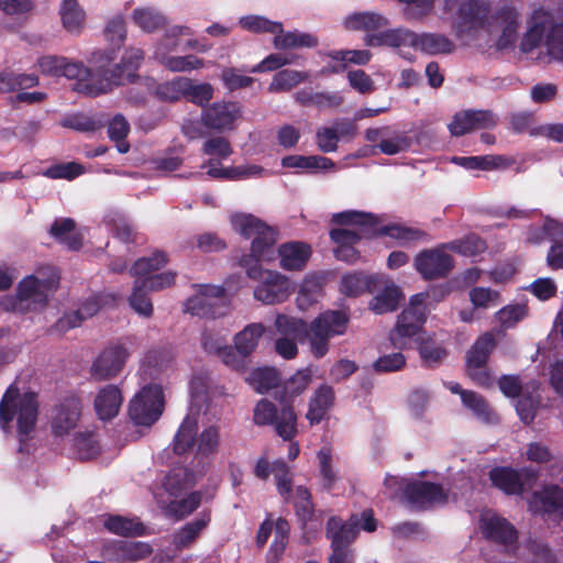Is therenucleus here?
<instances>
[{"instance_id":"obj_1","label":"nucleus","mask_w":563,"mask_h":563,"mask_svg":"<svg viewBox=\"0 0 563 563\" xmlns=\"http://www.w3.org/2000/svg\"><path fill=\"white\" fill-rule=\"evenodd\" d=\"M427 297L421 292L410 298L409 306L399 316L389 339L394 347L399 350L418 347L423 362L433 365L441 362L446 353L421 331L427 313Z\"/></svg>"},{"instance_id":"obj_2","label":"nucleus","mask_w":563,"mask_h":563,"mask_svg":"<svg viewBox=\"0 0 563 563\" xmlns=\"http://www.w3.org/2000/svg\"><path fill=\"white\" fill-rule=\"evenodd\" d=\"M37 417L36 394L21 393L14 384L10 385L0 401V427L4 432L15 430L21 452L26 450V442L33 438Z\"/></svg>"},{"instance_id":"obj_3","label":"nucleus","mask_w":563,"mask_h":563,"mask_svg":"<svg viewBox=\"0 0 563 563\" xmlns=\"http://www.w3.org/2000/svg\"><path fill=\"white\" fill-rule=\"evenodd\" d=\"M58 284L59 275L56 269L44 267L19 283L16 297L7 300L5 308L19 312L40 311L47 305Z\"/></svg>"},{"instance_id":"obj_4","label":"nucleus","mask_w":563,"mask_h":563,"mask_svg":"<svg viewBox=\"0 0 563 563\" xmlns=\"http://www.w3.org/2000/svg\"><path fill=\"white\" fill-rule=\"evenodd\" d=\"M332 220L339 224L356 227L354 229H333L330 232L331 239L339 244L335 250L336 258L354 263L357 254L353 249V244H355L363 235L371 233V229L376 224L374 216L355 210H347L333 214Z\"/></svg>"},{"instance_id":"obj_5","label":"nucleus","mask_w":563,"mask_h":563,"mask_svg":"<svg viewBox=\"0 0 563 563\" xmlns=\"http://www.w3.org/2000/svg\"><path fill=\"white\" fill-rule=\"evenodd\" d=\"M260 261L252 258L241 261L246 275L258 282L254 288V298L264 305H278L286 301L295 290L294 283L277 271L263 269Z\"/></svg>"},{"instance_id":"obj_6","label":"nucleus","mask_w":563,"mask_h":563,"mask_svg":"<svg viewBox=\"0 0 563 563\" xmlns=\"http://www.w3.org/2000/svg\"><path fill=\"white\" fill-rule=\"evenodd\" d=\"M232 229L244 236L252 239L251 255L246 258L272 262L275 258V244L278 231L249 213H234L230 217Z\"/></svg>"},{"instance_id":"obj_7","label":"nucleus","mask_w":563,"mask_h":563,"mask_svg":"<svg viewBox=\"0 0 563 563\" xmlns=\"http://www.w3.org/2000/svg\"><path fill=\"white\" fill-rule=\"evenodd\" d=\"M220 428L210 424L198 433V420L187 416L174 438V451L184 454L194 451L197 459H208L214 455L220 446Z\"/></svg>"},{"instance_id":"obj_8","label":"nucleus","mask_w":563,"mask_h":563,"mask_svg":"<svg viewBox=\"0 0 563 563\" xmlns=\"http://www.w3.org/2000/svg\"><path fill=\"white\" fill-rule=\"evenodd\" d=\"M350 317L341 310H327L306 327L309 351L314 358H322L330 350V340L346 332Z\"/></svg>"},{"instance_id":"obj_9","label":"nucleus","mask_w":563,"mask_h":563,"mask_svg":"<svg viewBox=\"0 0 563 563\" xmlns=\"http://www.w3.org/2000/svg\"><path fill=\"white\" fill-rule=\"evenodd\" d=\"M164 409V395L161 386H144L129 404V416L137 426L150 427L158 420Z\"/></svg>"},{"instance_id":"obj_10","label":"nucleus","mask_w":563,"mask_h":563,"mask_svg":"<svg viewBox=\"0 0 563 563\" xmlns=\"http://www.w3.org/2000/svg\"><path fill=\"white\" fill-rule=\"evenodd\" d=\"M544 44L548 56L555 62H563V24L550 22L533 24L521 41V49L531 52Z\"/></svg>"},{"instance_id":"obj_11","label":"nucleus","mask_w":563,"mask_h":563,"mask_svg":"<svg viewBox=\"0 0 563 563\" xmlns=\"http://www.w3.org/2000/svg\"><path fill=\"white\" fill-rule=\"evenodd\" d=\"M228 300L220 286L200 285L196 295L186 302V311L203 318H218L224 314Z\"/></svg>"},{"instance_id":"obj_12","label":"nucleus","mask_w":563,"mask_h":563,"mask_svg":"<svg viewBox=\"0 0 563 563\" xmlns=\"http://www.w3.org/2000/svg\"><path fill=\"white\" fill-rule=\"evenodd\" d=\"M495 347L492 333L481 335L473 344L466 356V366L470 377L481 386L492 385V377L486 368V362Z\"/></svg>"},{"instance_id":"obj_13","label":"nucleus","mask_w":563,"mask_h":563,"mask_svg":"<svg viewBox=\"0 0 563 563\" xmlns=\"http://www.w3.org/2000/svg\"><path fill=\"white\" fill-rule=\"evenodd\" d=\"M241 117L242 107L235 101H217L201 111L202 124L219 132L233 130Z\"/></svg>"},{"instance_id":"obj_14","label":"nucleus","mask_w":563,"mask_h":563,"mask_svg":"<svg viewBox=\"0 0 563 563\" xmlns=\"http://www.w3.org/2000/svg\"><path fill=\"white\" fill-rule=\"evenodd\" d=\"M448 244L420 252L415 257V267L424 279L445 277L453 268V260L445 252Z\"/></svg>"},{"instance_id":"obj_15","label":"nucleus","mask_w":563,"mask_h":563,"mask_svg":"<svg viewBox=\"0 0 563 563\" xmlns=\"http://www.w3.org/2000/svg\"><path fill=\"white\" fill-rule=\"evenodd\" d=\"M128 357L122 345L108 346L92 362L90 374L97 380L111 379L122 371Z\"/></svg>"},{"instance_id":"obj_16","label":"nucleus","mask_w":563,"mask_h":563,"mask_svg":"<svg viewBox=\"0 0 563 563\" xmlns=\"http://www.w3.org/2000/svg\"><path fill=\"white\" fill-rule=\"evenodd\" d=\"M488 0H466L460 5L454 27L459 35L483 27L488 23Z\"/></svg>"},{"instance_id":"obj_17","label":"nucleus","mask_w":563,"mask_h":563,"mask_svg":"<svg viewBox=\"0 0 563 563\" xmlns=\"http://www.w3.org/2000/svg\"><path fill=\"white\" fill-rule=\"evenodd\" d=\"M154 497L164 515L178 521L187 518L199 508L203 495L202 492L195 490L173 499L166 498L162 493H154Z\"/></svg>"},{"instance_id":"obj_18","label":"nucleus","mask_w":563,"mask_h":563,"mask_svg":"<svg viewBox=\"0 0 563 563\" xmlns=\"http://www.w3.org/2000/svg\"><path fill=\"white\" fill-rule=\"evenodd\" d=\"M199 481V475L185 466L169 471L154 493H162L166 498H179Z\"/></svg>"},{"instance_id":"obj_19","label":"nucleus","mask_w":563,"mask_h":563,"mask_svg":"<svg viewBox=\"0 0 563 563\" xmlns=\"http://www.w3.org/2000/svg\"><path fill=\"white\" fill-rule=\"evenodd\" d=\"M405 498L413 506L424 508L443 505L448 500V494L438 484L412 482L406 486Z\"/></svg>"},{"instance_id":"obj_20","label":"nucleus","mask_w":563,"mask_h":563,"mask_svg":"<svg viewBox=\"0 0 563 563\" xmlns=\"http://www.w3.org/2000/svg\"><path fill=\"white\" fill-rule=\"evenodd\" d=\"M481 530L487 539L504 545H511L517 540L516 529L505 518L490 510L481 515Z\"/></svg>"},{"instance_id":"obj_21","label":"nucleus","mask_w":563,"mask_h":563,"mask_svg":"<svg viewBox=\"0 0 563 563\" xmlns=\"http://www.w3.org/2000/svg\"><path fill=\"white\" fill-rule=\"evenodd\" d=\"M529 509L534 514L550 515L563 512V487L556 484L544 485L534 492L528 500Z\"/></svg>"},{"instance_id":"obj_22","label":"nucleus","mask_w":563,"mask_h":563,"mask_svg":"<svg viewBox=\"0 0 563 563\" xmlns=\"http://www.w3.org/2000/svg\"><path fill=\"white\" fill-rule=\"evenodd\" d=\"M273 528H274V542L271 547V555L273 556L274 559V563H276L279 558L282 556V554L284 553L286 547H287V543H288V537H289V523L287 522V520L283 519V518H278L276 523H275V527H274V523L271 519H266L261 526H260V529L257 531V536H256V543L258 547H263L272 531H273Z\"/></svg>"},{"instance_id":"obj_23","label":"nucleus","mask_w":563,"mask_h":563,"mask_svg":"<svg viewBox=\"0 0 563 563\" xmlns=\"http://www.w3.org/2000/svg\"><path fill=\"white\" fill-rule=\"evenodd\" d=\"M122 402L123 395L120 387L114 384H108L97 390L93 408L100 420L108 421L118 416Z\"/></svg>"},{"instance_id":"obj_24","label":"nucleus","mask_w":563,"mask_h":563,"mask_svg":"<svg viewBox=\"0 0 563 563\" xmlns=\"http://www.w3.org/2000/svg\"><path fill=\"white\" fill-rule=\"evenodd\" d=\"M68 79H78L79 89L89 96H97L110 90V82L107 78L100 84H93L89 80L90 71L80 62H70L64 57V65L62 66L60 75Z\"/></svg>"},{"instance_id":"obj_25","label":"nucleus","mask_w":563,"mask_h":563,"mask_svg":"<svg viewBox=\"0 0 563 563\" xmlns=\"http://www.w3.org/2000/svg\"><path fill=\"white\" fill-rule=\"evenodd\" d=\"M81 415V402L76 397L65 399L57 408L52 419L54 434L64 435L75 429Z\"/></svg>"},{"instance_id":"obj_26","label":"nucleus","mask_w":563,"mask_h":563,"mask_svg":"<svg viewBox=\"0 0 563 563\" xmlns=\"http://www.w3.org/2000/svg\"><path fill=\"white\" fill-rule=\"evenodd\" d=\"M143 58L144 52L141 48L131 47L126 49L121 63L109 74H106L107 80L110 82V88L132 81Z\"/></svg>"},{"instance_id":"obj_27","label":"nucleus","mask_w":563,"mask_h":563,"mask_svg":"<svg viewBox=\"0 0 563 563\" xmlns=\"http://www.w3.org/2000/svg\"><path fill=\"white\" fill-rule=\"evenodd\" d=\"M279 266L285 271H301L311 255V249L303 242H288L277 249Z\"/></svg>"},{"instance_id":"obj_28","label":"nucleus","mask_w":563,"mask_h":563,"mask_svg":"<svg viewBox=\"0 0 563 563\" xmlns=\"http://www.w3.org/2000/svg\"><path fill=\"white\" fill-rule=\"evenodd\" d=\"M358 522L351 518L343 522L333 516L327 523V538L331 540V549H349L357 534Z\"/></svg>"},{"instance_id":"obj_29","label":"nucleus","mask_w":563,"mask_h":563,"mask_svg":"<svg viewBox=\"0 0 563 563\" xmlns=\"http://www.w3.org/2000/svg\"><path fill=\"white\" fill-rule=\"evenodd\" d=\"M211 521L210 512L203 511L196 519L187 522L173 534V544L176 549H189L208 528Z\"/></svg>"},{"instance_id":"obj_30","label":"nucleus","mask_w":563,"mask_h":563,"mask_svg":"<svg viewBox=\"0 0 563 563\" xmlns=\"http://www.w3.org/2000/svg\"><path fill=\"white\" fill-rule=\"evenodd\" d=\"M454 42L440 33H416L415 48L427 55H448L455 51Z\"/></svg>"},{"instance_id":"obj_31","label":"nucleus","mask_w":563,"mask_h":563,"mask_svg":"<svg viewBox=\"0 0 563 563\" xmlns=\"http://www.w3.org/2000/svg\"><path fill=\"white\" fill-rule=\"evenodd\" d=\"M324 279L319 274H307L301 280L296 297L297 307L305 311L317 303L323 296Z\"/></svg>"},{"instance_id":"obj_32","label":"nucleus","mask_w":563,"mask_h":563,"mask_svg":"<svg viewBox=\"0 0 563 563\" xmlns=\"http://www.w3.org/2000/svg\"><path fill=\"white\" fill-rule=\"evenodd\" d=\"M154 57L168 70L174 73H186L200 69L205 66L203 59L195 55L172 56L159 44L155 52Z\"/></svg>"},{"instance_id":"obj_33","label":"nucleus","mask_w":563,"mask_h":563,"mask_svg":"<svg viewBox=\"0 0 563 563\" xmlns=\"http://www.w3.org/2000/svg\"><path fill=\"white\" fill-rule=\"evenodd\" d=\"M542 229L553 242L547 256L548 265L555 269L563 268V223L547 220Z\"/></svg>"},{"instance_id":"obj_34","label":"nucleus","mask_w":563,"mask_h":563,"mask_svg":"<svg viewBox=\"0 0 563 563\" xmlns=\"http://www.w3.org/2000/svg\"><path fill=\"white\" fill-rule=\"evenodd\" d=\"M334 401V391L331 386H320L309 402L307 419L310 423H319L328 413Z\"/></svg>"},{"instance_id":"obj_35","label":"nucleus","mask_w":563,"mask_h":563,"mask_svg":"<svg viewBox=\"0 0 563 563\" xmlns=\"http://www.w3.org/2000/svg\"><path fill=\"white\" fill-rule=\"evenodd\" d=\"M494 21L501 29V35L497 41V47L503 49L512 45L517 40V11L512 8H506L494 18Z\"/></svg>"},{"instance_id":"obj_36","label":"nucleus","mask_w":563,"mask_h":563,"mask_svg":"<svg viewBox=\"0 0 563 563\" xmlns=\"http://www.w3.org/2000/svg\"><path fill=\"white\" fill-rule=\"evenodd\" d=\"M494 486L509 495L521 494L523 484L519 472L510 467H495L489 472Z\"/></svg>"},{"instance_id":"obj_37","label":"nucleus","mask_w":563,"mask_h":563,"mask_svg":"<svg viewBox=\"0 0 563 563\" xmlns=\"http://www.w3.org/2000/svg\"><path fill=\"white\" fill-rule=\"evenodd\" d=\"M59 15L64 29L69 33H79L84 27L86 12L77 0H63Z\"/></svg>"},{"instance_id":"obj_38","label":"nucleus","mask_w":563,"mask_h":563,"mask_svg":"<svg viewBox=\"0 0 563 563\" xmlns=\"http://www.w3.org/2000/svg\"><path fill=\"white\" fill-rule=\"evenodd\" d=\"M318 468L322 487L330 492L340 481L338 471L333 464V455L329 446H322L317 453Z\"/></svg>"},{"instance_id":"obj_39","label":"nucleus","mask_w":563,"mask_h":563,"mask_svg":"<svg viewBox=\"0 0 563 563\" xmlns=\"http://www.w3.org/2000/svg\"><path fill=\"white\" fill-rule=\"evenodd\" d=\"M343 24L350 31H374L383 27L386 19L374 12H356L347 15Z\"/></svg>"},{"instance_id":"obj_40","label":"nucleus","mask_w":563,"mask_h":563,"mask_svg":"<svg viewBox=\"0 0 563 563\" xmlns=\"http://www.w3.org/2000/svg\"><path fill=\"white\" fill-rule=\"evenodd\" d=\"M282 165L286 168H294L298 170L330 169L334 166L330 158L318 155H289L282 159Z\"/></svg>"},{"instance_id":"obj_41","label":"nucleus","mask_w":563,"mask_h":563,"mask_svg":"<svg viewBox=\"0 0 563 563\" xmlns=\"http://www.w3.org/2000/svg\"><path fill=\"white\" fill-rule=\"evenodd\" d=\"M310 78L306 71L284 69L276 73L268 86L269 92L289 91L298 85L308 81Z\"/></svg>"},{"instance_id":"obj_42","label":"nucleus","mask_w":563,"mask_h":563,"mask_svg":"<svg viewBox=\"0 0 563 563\" xmlns=\"http://www.w3.org/2000/svg\"><path fill=\"white\" fill-rule=\"evenodd\" d=\"M378 233L380 235L389 236L399 242L401 245H406L410 242L421 240L426 234L423 231L410 227H406L399 223H393L388 225L371 229V233Z\"/></svg>"},{"instance_id":"obj_43","label":"nucleus","mask_w":563,"mask_h":563,"mask_svg":"<svg viewBox=\"0 0 563 563\" xmlns=\"http://www.w3.org/2000/svg\"><path fill=\"white\" fill-rule=\"evenodd\" d=\"M264 333V327L261 323H252L245 327L235 335V347L240 355L246 357L257 346L258 340Z\"/></svg>"},{"instance_id":"obj_44","label":"nucleus","mask_w":563,"mask_h":563,"mask_svg":"<svg viewBox=\"0 0 563 563\" xmlns=\"http://www.w3.org/2000/svg\"><path fill=\"white\" fill-rule=\"evenodd\" d=\"M51 234L70 250H78L81 246V236L75 232L73 219L56 220L51 228Z\"/></svg>"},{"instance_id":"obj_45","label":"nucleus","mask_w":563,"mask_h":563,"mask_svg":"<svg viewBox=\"0 0 563 563\" xmlns=\"http://www.w3.org/2000/svg\"><path fill=\"white\" fill-rule=\"evenodd\" d=\"M274 46L278 49L296 47H314L318 44L317 37L308 33L288 32L274 33Z\"/></svg>"},{"instance_id":"obj_46","label":"nucleus","mask_w":563,"mask_h":563,"mask_svg":"<svg viewBox=\"0 0 563 563\" xmlns=\"http://www.w3.org/2000/svg\"><path fill=\"white\" fill-rule=\"evenodd\" d=\"M167 263L166 254L155 252L152 256L137 260L131 267V274L135 279L144 280L154 275L153 273L161 269Z\"/></svg>"},{"instance_id":"obj_47","label":"nucleus","mask_w":563,"mask_h":563,"mask_svg":"<svg viewBox=\"0 0 563 563\" xmlns=\"http://www.w3.org/2000/svg\"><path fill=\"white\" fill-rule=\"evenodd\" d=\"M208 170L207 174L214 178H224V179H240L246 178L251 176L258 175L263 169L258 166L252 165L249 167H232V168H222L219 164L210 159L207 164Z\"/></svg>"},{"instance_id":"obj_48","label":"nucleus","mask_w":563,"mask_h":563,"mask_svg":"<svg viewBox=\"0 0 563 563\" xmlns=\"http://www.w3.org/2000/svg\"><path fill=\"white\" fill-rule=\"evenodd\" d=\"M103 525L110 532L124 537L141 536L144 532L141 522L122 516H110Z\"/></svg>"},{"instance_id":"obj_49","label":"nucleus","mask_w":563,"mask_h":563,"mask_svg":"<svg viewBox=\"0 0 563 563\" xmlns=\"http://www.w3.org/2000/svg\"><path fill=\"white\" fill-rule=\"evenodd\" d=\"M189 88V78L176 77L156 87L155 95L163 101L176 102L186 98V89Z\"/></svg>"},{"instance_id":"obj_50","label":"nucleus","mask_w":563,"mask_h":563,"mask_svg":"<svg viewBox=\"0 0 563 563\" xmlns=\"http://www.w3.org/2000/svg\"><path fill=\"white\" fill-rule=\"evenodd\" d=\"M401 299V294L396 286L386 287L380 294L372 299L369 309L377 314L396 310Z\"/></svg>"},{"instance_id":"obj_51","label":"nucleus","mask_w":563,"mask_h":563,"mask_svg":"<svg viewBox=\"0 0 563 563\" xmlns=\"http://www.w3.org/2000/svg\"><path fill=\"white\" fill-rule=\"evenodd\" d=\"M463 405L482 421L487 423L497 422V416L490 410L484 398L475 391L462 393Z\"/></svg>"},{"instance_id":"obj_52","label":"nucleus","mask_w":563,"mask_h":563,"mask_svg":"<svg viewBox=\"0 0 563 563\" xmlns=\"http://www.w3.org/2000/svg\"><path fill=\"white\" fill-rule=\"evenodd\" d=\"M144 282L135 279L132 294L129 297L130 307L141 317L150 318L153 314V305L147 296Z\"/></svg>"},{"instance_id":"obj_53","label":"nucleus","mask_w":563,"mask_h":563,"mask_svg":"<svg viewBox=\"0 0 563 563\" xmlns=\"http://www.w3.org/2000/svg\"><path fill=\"white\" fill-rule=\"evenodd\" d=\"M133 22L144 32H154L164 26L166 19L158 11L151 8H137L132 13Z\"/></svg>"},{"instance_id":"obj_54","label":"nucleus","mask_w":563,"mask_h":563,"mask_svg":"<svg viewBox=\"0 0 563 563\" xmlns=\"http://www.w3.org/2000/svg\"><path fill=\"white\" fill-rule=\"evenodd\" d=\"M247 382L257 393L264 394L277 386L279 376L275 368L263 367L253 371Z\"/></svg>"},{"instance_id":"obj_55","label":"nucleus","mask_w":563,"mask_h":563,"mask_svg":"<svg viewBox=\"0 0 563 563\" xmlns=\"http://www.w3.org/2000/svg\"><path fill=\"white\" fill-rule=\"evenodd\" d=\"M275 429L284 440H291L297 434V416L292 408L284 406L279 413L276 412Z\"/></svg>"},{"instance_id":"obj_56","label":"nucleus","mask_w":563,"mask_h":563,"mask_svg":"<svg viewBox=\"0 0 563 563\" xmlns=\"http://www.w3.org/2000/svg\"><path fill=\"white\" fill-rule=\"evenodd\" d=\"M371 282L367 276L358 273L346 274L341 278L340 291L349 297H357L369 290Z\"/></svg>"},{"instance_id":"obj_57","label":"nucleus","mask_w":563,"mask_h":563,"mask_svg":"<svg viewBox=\"0 0 563 563\" xmlns=\"http://www.w3.org/2000/svg\"><path fill=\"white\" fill-rule=\"evenodd\" d=\"M528 316V307L525 303L508 305L495 313V318L501 328L509 329Z\"/></svg>"},{"instance_id":"obj_58","label":"nucleus","mask_w":563,"mask_h":563,"mask_svg":"<svg viewBox=\"0 0 563 563\" xmlns=\"http://www.w3.org/2000/svg\"><path fill=\"white\" fill-rule=\"evenodd\" d=\"M240 25L253 33H277L282 32V23L271 21L261 15H246L239 20Z\"/></svg>"},{"instance_id":"obj_59","label":"nucleus","mask_w":563,"mask_h":563,"mask_svg":"<svg viewBox=\"0 0 563 563\" xmlns=\"http://www.w3.org/2000/svg\"><path fill=\"white\" fill-rule=\"evenodd\" d=\"M416 33L407 29H395L383 32L379 37V44L402 47L409 46L415 48Z\"/></svg>"},{"instance_id":"obj_60","label":"nucleus","mask_w":563,"mask_h":563,"mask_svg":"<svg viewBox=\"0 0 563 563\" xmlns=\"http://www.w3.org/2000/svg\"><path fill=\"white\" fill-rule=\"evenodd\" d=\"M410 140L404 132H396L389 130V135L385 136L380 143L377 144L379 151L385 155H396L409 148Z\"/></svg>"},{"instance_id":"obj_61","label":"nucleus","mask_w":563,"mask_h":563,"mask_svg":"<svg viewBox=\"0 0 563 563\" xmlns=\"http://www.w3.org/2000/svg\"><path fill=\"white\" fill-rule=\"evenodd\" d=\"M294 504L299 520L305 526L313 516L311 494L305 486H298L294 494Z\"/></svg>"},{"instance_id":"obj_62","label":"nucleus","mask_w":563,"mask_h":563,"mask_svg":"<svg viewBox=\"0 0 563 563\" xmlns=\"http://www.w3.org/2000/svg\"><path fill=\"white\" fill-rule=\"evenodd\" d=\"M220 78L224 87L229 91H235L239 89L247 88L253 85L254 78L243 75L235 67H225L222 69Z\"/></svg>"},{"instance_id":"obj_63","label":"nucleus","mask_w":563,"mask_h":563,"mask_svg":"<svg viewBox=\"0 0 563 563\" xmlns=\"http://www.w3.org/2000/svg\"><path fill=\"white\" fill-rule=\"evenodd\" d=\"M448 249L461 253L465 256H474L484 252L486 244L481 238L471 234L463 240L448 243Z\"/></svg>"},{"instance_id":"obj_64","label":"nucleus","mask_w":563,"mask_h":563,"mask_svg":"<svg viewBox=\"0 0 563 563\" xmlns=\"http://www.w3.org/2000/svg\"><path fill=\"white\" fill-rule=\"evenodd\" d=\"M470 300L475 308L488 309L500 302L498 291L485 287H474L470 290Z\"/></svg>"}]
</instances>
